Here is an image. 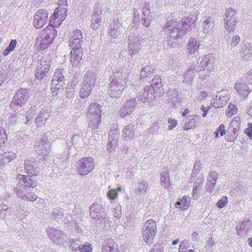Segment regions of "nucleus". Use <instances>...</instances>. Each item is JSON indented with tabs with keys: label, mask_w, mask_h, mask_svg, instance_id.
<instances>
[{
	"label": "nucleus",
	"mask_w": 252,
	"mask_h": 252,
	"mask_svg": "<svg viewBox=\"0 0 252 252\" xmlns=\"http://www.w3.org/2000/svg\"><path fill=\"white\" fill-rule=\"evenodd\" d=\"M60 8L56 9L54 15L50 20L49 25L42 30L39 35L36 38L35 46L38 50L43 51L52 43L53 39L57 35L55 28L61 25L65 19L66 9H62L61 13L59 15Z\"/></svg>",
	"instance_id": "nucleus-1"
},
{
	"label": "nucleus",
	"mask_w": 252,
	"mask_h": 252,
	"mask_svg": "<svg viewBox=\"0 0 252 252\" xmlns=\"http://www.w3.org/2000/svg\"><path fill=\"white\" fill-rule=\"evenodd\" d=\"M110 75L109 80H111L108 93L112 97H120L126 85H133L132 82L128 80V74L126 71L119 70L116 72L115 75Z\"/></svg>",
	"instance_id": "nucleus-2"
},
{
	"label": "nucleus",
	"mask_w": 252,
	"mask_h": 252,
	"mask_svg": "<svg viewBox=\"0 0 252 252\" xmlns=\"http://www.w3.org/2000/svg\"><path fill=\"white\" fill-rule=\"evenodd\" d=\"M16 186L14 188V191L16 194L22 199L34 201L36 199L37 196L28 190L30 188H33L36 186V182L32 180L29 176H25L18 174L16 178Z\"/></svg>",
	"instance_id": "nucleus-3"
},
{
	"label": "nucleus",
	"mask_w": 252,
	"mask_h": 252,
	"mask_svg": "<svg viewBox=\"0 0 252 252\" xmlns=\"http://www.w3.org/2000/svg\"><path fill=\"white\" fill-rule=\"evenodd\" d=\"M195 25L194 21L192 19L187 17L179 23L173 20L168 21L164 27V31L167 36L181 38L186 34L189 29L195 28Z\"/></svg>",
	"instance_id": "nucleus-4"
},
{
	"label": "nucleus",
	"mask_w": 252,
	"mask_h": 252,
	"mask_svg": "<svg viewBox=\"0 0 252 252\" xmlns=\"http://www.w3.org/2000/svg\"><path fill=\"white\" fill-rule=\"evenodd\" d=\"M101 115L100 105L95 103L91 104L86 113L87 119L89 121V127L92 129L97 128L100 122Z\"/></svg>",
	"instance_id": "nucleus-5"
},
{
	"label": "nucleus",
	"mask_w": 252,
	"mask_h": 252,
	"mask_svg": "<svg viewBox=\"0 0 252 252\" xmlns=\"http://www.w3.org/2000/svg\"><path fill=\"white\" fill-rule=\"evenodd\" d=\"M123 19L122 15L119 14L117 16L113 17L109 26L108 34L111 40L119 39L124 34Z\"/></svg>",
	"instance_id": "nucleus-6"
},
{
	"label": "nucleus",
	"mask_w": 252,
	"mask_h": 252,
	"mask_svg": "<svg viewBox=\"0 0 252 252\" xmlns=\"http://www.w3.org/2000/svg\"><path fill=\"white\" fill-rule=\"evenodd\" d=\"M51 66V61L48 56L42 58L37 63L34 70L35 78L39 81L47 77Z\"/></svg>",
	"instance_id": "nucleus-7"
},
{
	"label": "nucleus",
	"mask_w": 252,
	"mask_h": 252,
	"mask_svg": "<svg viewBox=\"0 0 252 252\" xmlns=\"http://www.w3.org/2000/svg\"><path fill=\"white\" fill-rule=\"evenodd\" d=\"M157 233L156 222L152 219L147 220L142 227V236L145 242L148 244H152Z\"/></svg>",
	"instance_id": "nucleus-8"
},
{
	"label": "nucleus",
	"mask_w": 252,
	"mask_h": 252,
	"mask_svg": "<svg viewBox=\"0 0 252 252\" xmlns=\"http://www.w3.org/2000/svg\"><path fill=\"white\" fill-rule=\"evenodd\" d=\"M147 38H142L139 37L137 33L131 32L128 35V40L129 41L128 50L130 56L132 57L133 55L138 54L140 50L139 45L142 44L143 42L147 41Z\"/></svg>",
	"instance_id": "nucleus-9"
},
{
	"label": "nucleus",
	"mask_w": 252,
	"mask_h": 252,
	"mask_svg": "<svg viewBox=\"0 0 252 252\" xmlns=\"http://www.w3.org/2000/svg\"><path fill=\"white\" fill-rule=\"evenodd\" d=\"M94 167V160L91 157H85L80 159L77 163L79 174L85 176L91 173Z\"/></svg>",
	"instance_id": "nucleus-10"
},
{
	"label": "nucleus",
	"mask_w": 252,
	"mask_h": 252,
	"mask_svg": "<svg viewBox=\"0 0 252 252\" xmlns=\"http://www.w3.org/2000/svg\"><path fill=\"white\" fill-rule=\"evenodd\" d=\"M236 17L234 9L229 8L226 9L224 17V28L228 32H233L236 29Z\"/></svg>",
	"instance_id": "nucleus-11"
},
{
	"label": "nucleus",
	"mask_w": 252,
	"mask_h": 252,
	"mask_svg": "<svg viewBox=\"0 0 252 252\" xmlns=\"http://www.w3.org/2000/svg\"><path fill=\"white\" fill-rule=\"evenodd\" d=\"M56 135L54 133L48 132L46 133L40 141L37 142L35 147L37 149H41L42 152H47L50 150L51 143L56 139Z\"/></svg>",
	"instance_id": "nucleus-12"
},
{
	"label": "nucleus",
	"mask_w": 252,
	"mask_h": 252,
	"mask_svg": "<svg viewBox=\"0 0 252 252\" xmlns=\"http://www.w3.org/2000/svg\"><path fill=\"white\" fill-rule=\"evenodd\" d=\"M101 7L99 5H95L94 7L91 17V28L94 30L97 31L101 27Z\"/></svg>",
	"instance_id": "nucleus-13"
},
{
	"label": "nucleus",
	"mask_w": 252,
	"mask_h": 252,
	"mask_svg": "<svg viewBox=\"0 0 252 252\" xmlns=\"http://www.w3.org/2000/svg\"><path fill=\"white\" fill-rule=\"evenodd\" d=\"M228 99V92L226 90H222L217 92L215 98H213L211 102L214 107L220 108L226 105Z\"/></svg>",
	"instance_id": "nucleus-14"
},
{
	"label": "nucleus",
	"mask_w": 252,
	"mask_h": 252,
	"mask_svg": "<svg viewBox=\"0 0 252 252\" xmlns=\"http://www.w3.org/2000/svg\"><path fill=\"white\" fill-rule=\"evenodd\" d=\"M46 232L49 238L59 245L63 244L64 238L65 237L63 232L56 228L48 227Z\"/></svg>",
	"instance_id": "nucleus-15"
},
{
	"label": "nucleus",
	"mask_w": 252,
	"mask_h": 252,
	"mask_svg": "<svg viewBox=\"0 0 252 252\" xmlns=\"http://www.w3.org/2000/svg\"><path fill=\"white\" fill-rule=\"evenodd\" d=\"M48 13L47 10L39 9L34 15L33 25L37 29L43 27L47 22Z\"/></svg>",
	"instance_id": "nucleus-16"
},
{
	"label": "nucleus",
	"mask_w": 252,
	"mask_h": 252,
	"mask_svg": "<svg viewBox=\"0 0 252 252\" xmlns=\"http://www.w3.org/2000/svg\"><path fill=\"white\" fill-rule=\"evenodd\" d=\"M29 97V91L26 89H21L18 90L14 95L12 102L19 107L22 108L27 102Z\"/></svg>",
	"instance_id": "nucleus-17"
},
{
	"label": "nucleus",
	"mask_w": 252,
	"mask_h": 252,
	"mask_svg": "<svg viewBox=\"0 0 252 252\" xmlns=\"http://www.w3.org/2000/svg\"><path fill=\"white\" fill-rule=\"evenodd\" d=\"M69 46L72 48H82V32L79 30H74L70 35Z\"/></svg>",
	"instance_id": "nucleus-18"
},
{
	"label": "nucleus",
	"mask_w": 252,
	"mask_h": 252,
	"mask_svg": "<svg viewBox=\"0 0 252 252\" xmlns=\"http://www.w3.org/2000/svg\"><path fill=\"white\" fill-rule=\"evenodd\" d=\"M90 215L94 219L98 220H105L106 219V215L104 210L101 206L97 203H94L90 207Z\"/></svg>",
	"instance_id": "nucleus-19"
},
{
	"label": "nucleus",
	"mask_w": 252,
	"mask_h": 252,
	"mask_svg": "<svg viewBox=\"0 0 252 252\" xmlns=\"http://www.w3.org/2000/svg\"><path fill=\"white\" fill-rule=\"evenodd\" d=\"M39 165V163L33 159H26L24 163L25 170L27 173L36 176L40 170Z\"/></svg>",
	"instance_id": "nucleus-20"
},
{
	"label": "nucleus",
	"mask_w": 252,
	"mask_h": 252,
	"mask_svg": "<svg viewBox=\"0 0 252 252\" xmlns=\"http://www.w3.org/2000/svg\"><path fill=\"white\" fill-rule=\"evenodd\" d=\"M137 104L135 98L131 99L124 104L122 106L120 114L122 118H125L128 115H130L134 110V106Z\"/></svg>",
	"instance_id": "nucleus-21"
},
{
	"label": "nucleus",
	"mask_w": 252,
	"mask_h": 252,
	"mask_svg": "<svg viewBox=\"0 0 252 252\" xmlns=\"http://www.w3.org/2000/svg\"><path fill=\"white\" fill-rule=\"evenodd\" d=\"M217 63L216 59L213 55L208 54L202 58L198 66V69H202L203 67L208 69L212 71L215 64Z\"/></svg>",
	"instance_id": "nucleus-22"
},
{
	"label": "nucleus",
	"mask_w": 252,
	"mask_h": 252,
	"mask_svg": "<svg viewBox=\"0 0 252 252\" xmlns=\"http://www.w3.org/2000/svg\"><path fill=\"white\" fill-rule=\"evenodd\" d=\"M252 48L251 44L248 42H243L240 46L239 55L241 59L244 61H249L252 55Z\"/></svg>",
	"instance_id": "nucleus-23"
},
{
	"label": "nucleus",
	"mask_w": 252,
	"mask_h": 252,
	"mask_svg": "<svg viewBox=\"0 0 252 252\" xmlns=\"http://www.w3.org/2000/svg\"><path fill=\"white\" fill-rule=\"evenodd\" d=\"M214 20L213 17H205L201 23L202 31L205 34L213 33L214 28Z\"/></svg>",
	"instance_id": "nucleus-24"
},
{
	"label": "nucleus",
	"mask_w": 252,
	"mask_h": 252,
	"mask_svg": "<svg viewBox=\"0 0 252 252\" xmlns=\"http://www.w3.org/2000/svg\"><path fill=\"white\" fill-rule=\"evenodd\" d=\"M50 116V112L47 109H42L35 119V123L36 126L39 128L45 126Z\"/></svg>",
	"instance_id": "nucleus-25"
},
{
	"label": "nucleus",
	"mask_w": 252,
	"mask_h": 252,
	"mask_svg": "<svg viewBox=\"0 0 252 252\" xmlns=\"http://www.w3.org/2000/svg\"><path fill=\"white\" fill-rule=\"evenodd\" d=\"M82 48H72L70 52V62L73 66H77L82 58Z\"/></svg>",
	"instance_id": "nucleus-26"
},
{
	"label": "nucleus",
	"mask_w": 252,
	"mask_h": 252,
	"mask_svg": "<svg viewBox=\"0 0 252 252\" xmlns=\"http://www.w3.org/2000/svg\"><path fill=\"white\" fill-rule=\"evenodd\" d=\"M153 17L151 15L150 9L147 6H145L143 8L141 22L143 26L148 28L150 26Z\"/></svg>",
	"instance_id": "nucleus-27"
},
{
	"label": "nucleus",
	"mask_w": 252,
	"mask_h": 252,
	"mask_svg": "<svg viewBox=\"0 0 252 252\" xmlns=\"http://www.w3.org/2000/svg\"><path fill=\"white\" fill-rule=\"evenodd\" d=\"M234 88L240 96H247L250 93V89L247 84L241 80L236 83Z\"/></svg>",
	"instance_id": "nucleus-28"
},
{
	"label": "nucleus",
	"mask_w": 252,
	"mask_h": 252,
	"mask_svg": "<svg viewBox=\"0 0 252 252\" xmlns=\"http://www.w3.org/2000/svg\"><path fill=\"white\" fill-rule=\"evenodd\" d=\"M156 97V95L154 93V89L153 86H147L144 89V92L141 97L140 100L142 102H145V101H152L153 99Z\"/></svg>",
	"instance_id": "nucleus-29"
},
{
	"label": "nucleus",
	"mask_w": 252,
	"mask_h": 252,
	"mask_svg": "<svg viewBox=\"0 0 252 252\" xmlns=\"http://www.w3.org/2000/svg\"><path fill=\"white\" fill-rule=\"evenodd\" d=\"M102 252H119L117 245L112 239H108L102 245Z\"/></svg>",
	"instance_id": "nucleus-30"
},
{
	"label": "nucleus",
	"mask_w": 252,
	"mask_h": 252,
	"mask_svg": "<svg viewBox=\"0 0 252 252\" xmlns=\"http://www.w3.org/2000/svg\"><path fill=\"white\" fill-rule=\"evenodd\" d=\"M97 78V74L93 70L87 71L84 75L83 82L85 84H89L91 86H94Z\"/></svg>",
	"instance_id": "nucleus-31"
},
{
	"label": "nucleus",
	"mask_w": 252,
	"mask_h": 252,
	"mask_svg": "<svg viewBox=\"0 0 252 252\" xmlns=\"http://www.w3.org/2000/svg\"><path fill=\"white\" fill-rule=\"evenodd\" d=\"M252 229V221L249 220H245L242 222L239 227H237V232L240 236H243Z\"/></svg>",
	"instance_id": "nucleus-32"
},
{
	"label": "nucleus",
	"mask_w": 252,
	"mask_h": 252,
	"mask_svg": "<svg viewBox=\"0 0 252 252\" xmlns=\"http://www.w3.org/2000/svg\"><path fill=\"white\" fill-rule=\"evenodd\" d=\"M199 47L198 40L196 38L189 39L187 44V51L189 55H194Z\"/></svg>",
	"instance_id": "nucleus-33"
},
{
	"label": "nucleus",
	"mask_w": 252,
	"mask_h": 252,
	"mask_svg": "<svg viewBox=\"0 0 252 252\" xmlns=\"http://www.w3.org/2000/svg\"><path fill=\"white\" fill-rule=\"evenodd\" d=\"M217 177L218 173L216 172L211 171L210 173L206 185V189L207 191L211 192L213 190Z\"/></svg>",
	"instance_id": "nucleus-34"
},
{
	"label": "nucleus",
	"mask_w": 252,
	"mask_h": 252,
	"mask_svg": "<svg viewBox=\"0 0 252 252\" xmlns=\"http://www.w3.org/2000/svg\"><path fill=\"white\" fill-rule=\"evenodd\" d=\"M16 154L12 151L5 152L0 155V167L10 162L16 158Z\"/></svg>",
	"instance_id": "nucleus-35"
},
{
	"label": "nucleus",
	"mask_w": 252,
	"mask_h": 252,
	"mask_svg": "<svg viewBox=\"0 0 252 252\" xmlns=\"http://www.w3.org/2000/svg\"><path fill=\"white\" fill-rule=\"evenodd\" d=\"M190 198L189 196L184 195L179 199L175 204L176 208L181 210H186L189 206Z\"/></svg>",
	"instance_id": "nucleus-36"
},
{
	"label": "nucleus",
	"mask_w": 252,
	"mask_h": 252,
	"mask_svg": "<svg viewBox=\"0 0 252 252\" xmlns=\"http://www.w3.org/2000/svg\"><path fill=\"white\" fill-rule=\"evenodd\" d=\"M148 187V184L146 181L138 183L136 188L135 189L134 191L137 196L143 197L145 195L146 192Z\"/></svg>",
	"instance_id": "nucleus-37"
},
{
	"label": "nucleus",
	"mask_w": 252,
	"mask_h": 252,
	"mask_svg": "<svg viewBox=\"0 0 252 252\" xmlns=\"http://www.w3.org/2000/svg\"><path fill=\"white\" fill-rule=\"evenodd\" d=\"M203 182V178H197L194 183L193 191H192V197L194 199L198 198L200 194V191L202 189L201 185Z\"/></svg>",
	"instance_id": "nucleus-38"
},
{
	"label": "nucleus",
	"mask_w": 252,
	"mask_h": 252,
	"mask_svg": "<svg viewBox=\"0 0 252 252\" xmlns=\"http://www.w3.org/2000/svg\"><path fill=\"white\" fill-rule=\"evenodd\" d=\"M65 72L63 68H59L55 70L54 74L53 76L52 81L56 82H60L64 84V74Z\"/></svg>",
	"instance_id": "nucleus-39"
},
{
	"label": "nucleus",
	"mask_w": 252,
	"mask_h": 252,
	"mask_svg": "<svg viewBox=\"0 0 252 252\" xmlns=\"http://www.w3.org/2000/svg\"><path fill=\"white\" fill-rule=\"evenodd\" d=\"M94 86H91L89 84H85L82 82L80 91V96L81 98H85L88 97L91 94Z\"/></svg>",
	"instance_id": "nucleus-40"
},
{
	"label": "nucleus",
	"mask_w": 252,
	"mask_h": 252,
	"mask_svg": "<svg viewBox=\"0 0 252 252\" xmlns=\"http://www.w3.org/2000/svg\"><path fill=\"white\" fill-rule=\"evenodd\" d=\"M11 210L6 204H0V219H8L11 215Z\"/></svg>",
	"instance_id": "nucleus-41"
},
{
	"label": "nucleus",
	"mask_w": 252,
	"mask_h": 252,
	"mask_svg": "<svg viewBox=\"0 0 252 252\" xmlns=\"http://www.w3.org/2000/svg\"><path fill=\"white\" fill-rule=\"evenodd\" d=\"M160 183L165 189H168L171 185L169 173L167 169H164L161 173Z\"/></svg>",
	"instance_id": "nucleus-42"
},
{
	"label": "nucleus",
	"mask_w": 252,
	"mask_h": 252,
	"mask_svg": "<svg viewBox=\"0 0 252 252\" xmlns=\"http://www.w3.org/2000/svg\"><path fill=\"white\" fill-rule=\"evenodd\" d=\"M63 84L62 83H55L54 81H52L51 87V91L53 96H57L62 93L63 90Z\"/></svg>",
	"instance_id": "nucleus-43"
},
{
	"label": "nucleus",
	"mask_w": 252,
	"mask_h": 252,
	"mask_svg": "<svg viewBox=\"0 0 252 252\" xmlns=\"http://www.w3.org/2000/svg\"><path fill=\"white\" fill-rule=\"evenodd\" d=\"M195 66L189 68L183 74V82L185 83H190L193 79L194 73Z\"/></svg>",
	"instance_id": "nucleus-44"
},
{
	"label": "nucleus",
	"mask_w": 252,
	"mask_h": 252,
	"mask_svg": "<svg viewBox=\"0 0 252 252\" xmlns=\"http://www.w3.org/2000/svg\"><path fill=\"white\" fill-rule=\"evenodd\" d=\"M123 132L126 139L127 140L131 139L135 134L134 126L131 125L126 126Z\"/></svg>",
	"instance_id": "nucleus-45"
},
{
	"label": "nucleus",
	"mask_w": 252,
	"mask_h": 252,
	"mask_svg": "<svg viewBox=\"0 0 252 252\" xmlns=\"http://www.w3.org/2000/svg\"><path fill=\"white\" fill-rule=\"evenodd\" d=\"M167 95L168 96L167 100L172 103L176 102L179 97V93L175 89H169L167 92Z\"/></svg>",
	"instance_id": "nucleus-46"
},
{
	"label": "nucleus",
	"mask_w": 252,
	"mask_h": 252,
	"mask_svg": "<svg viewBox=\"0 0 252 252\" xmlns=\"http://www.w3.org/2000/svg\"><path fill=\"white\" fill-rule=\"evenodd\" d=\"M155 72V68L151 66H146L142 69L140 75L141 76L140 81H142V78L147 77L149 75L153 74Z\"/></svg>",
	"instance_id": "nucleus-47"
},
{
	"label": "nucleus",
	"mask_w": 252,
	"mask_h": 252,
	"mask_svg": "<svg viewBox=\"0 0 252 252\" xmlns=\"http://www.w3.org/2000/svg\"><path fill=\"white\" fill-rule=\"evenodd\" d=\"M196 120L195 116H190L189 118H186L184 127L187 129H189L195 127Z\"/></svg>",
	"instance_id": "nucleus-48"
},
{
	"label": "nucleus",
	"mask_w": 252,
	"mask_h": 252,
	"mask_svg": "<svg viewBox=\"0 0 252 252\" xmlns=\"http://www.w3.org/2000/svg\"><path fill=\"white\" fill-rule=\"evenodd\" d=\"M37 107L36 105L32 106L30 109L27 112L26 114V122L28 124L31 121L35 114L37 113Z\"/></svg>",
	"instance_id": "nucleus-49"
},
{
	"label": "nucleus",
	"mask_w": 252,
	"mask_h": 252,
	"mask_svg": "<svg viewBox=\"0 0 252 252\" xmlns=\"http://www.w3.org/2000/svg\"><path fill=\"white\" fill-rule=\"evenodd\" d=\"M197 70L198 71L199 78L202 81L207 79L211 73V71L209 69L204 67L202 69L198 68Z\"/></svg>",
	"instance_id": "nucleus-50"
},
{
	"label": "nucleus",
	"mask_w": 252,
	"mask_h": 252,
	"mask_svg": "<svg viewBox=\"0 0 252 252\" xmlns=\"http://www.w3.org/2000/svg\"><path fill=\"white\" fill-rule=\"evenodd\" d=\"M17 42L16 39H12L8 47L5 49L3 53V55L4 56L8 55L10 53L13 51L16 47Z\"/></svg>",
	"instance_id": "nucleus-51"
},
{
	"label": "nucleus",
	"mask_w": 252,
	"mask_h": 252,
	"mask_svg": "<svg viewBox=\"0 0 252 252\" xmlns=\"http://www.w3.org/2000/svg\"><path fill=\"white\" fill-rule=\"evenodd\" d=\"M63 216V213L61 209L59 208H54L53 210L51 218L52 219L57 221L59 219L62 218Z\"/></svg>",
	"instance_id": "nucleus-52"
},
{
	"label": "nucleus",
	"mask_w": 252,
	"mask_h": 252,
	"mask_svg": "<svg viewBox=\"0 0 252 252\" xmlns=\"http://www.w3.org/2000/svg\"><path fill=\"white\" fill-rule=\"evenodd\" d=\"M69 247L71 249L72 251L75 252L77 250L79 251V249L81 247V243L80 242V241L78 239H72L70 241Z\"/></svg>",
	"instance_id": "nucleus-53"
},
{
	"label": "nucleus",
	"mask_w": 252,
	"mask_h": 252,
	"mask_svg": "<svg viewBox=\"0 0 252 252\" xmlns=\"http://www.w3.org/2000/svg\"><path fill=\"white\" fill-rule=\"evenodd\" d=\"M237 112V106L233 104L229 103L228 108L225 113V115L227 117H230L236 114Z\"/></svg>",
	"instance_id": "nucleus-54"
},
{
	"label": "nucleus",
	"mask_w": 252,
	"mask_h": 252,
	"mask_svg": "<svg viewBox=\"0 0 252 252\" xmlns=\"http://www.w3.org/2000/svg\"><path fill=\"white\" fill-rule=\"evenodd\" d=\"M118 141H116V140H110L108 139L107 145V151L110 153L113 152L118 146Z\"/></svg>",
	"instance_id": "nucleus-55"
},
{
	"label": "nucleus",
	"mask_w": 252,
	"mask_h": 252,
	"mask_svg": "<svg viewBox=\"0 0 252 252\" xmlns=\"http://www.w3.org/2000/svg\"><path fill=\"white\" fill-rule=\"evenodd\" d=\"M153 88L154 89V93L156 95V97H159L165 93L162 85L157 87H153Z\"/></svg>",
	"instance_id": "nucleus-56"
},
{
	"label": "nucleus",
	"mask_w": 252,
	"mask_h": 252,
	"mask_svg": "<svg viewBox=\"0 0 252 252\" xmlns=\"http://www.w3.org/2000/svg\"><path fill=\"white\" fill-rule=\"evenodd\" d=\"M189 247V242L188 240H184L181 241L179 245V252H186Z\"/></svg>",
	"instance_id": "nucleus-57"
},
{
	"label": "nucleus",
	"mask_w": 252,
	"mask_h": 252,
	"mask_svg": "<svg viewBox=\"0 0 252 252\" xmlns=\"http://www.w3.org/2000/svg\"><path fill=\"white\" fill-rule=\"evenodd\" d=\"M179 38L174 36H167L169 46L172 48L175 47L178 44V39Z\"/></svg>",
	"instance_id": "nucleus-58"
},
{
	"label": "nucleus",
	"mask_w": 252,
	"mask_h": 252,
	"mask_svg": "<svg viewBox=\"0 0 252 252\" xmlns=\"http://www.w3.org/2000/svg\"><path fill=\"white\" fill-rule=\"evenodd\" d=\"M119 132L117 129L111 130L109 132L108 139L110 140L118 141Z\"/></svg>",
	"instance_id": "nucleus-59"
},
{
	"label": "nucleus",
	"mask_w": 252,
	"mask_h": 252,
	"mask_svg": "<svg viewBox=\"0 0 252 252\" xmlns=\"http://www.w3.org/2000/svg\"><path fill=\"white\" fill-rule=\"evenodd\" d=\"M228 201V198L226 196L222 197L216 203V206L221 209L224 207L227 204Z\"/></svg>",
	"instance_id": "nucleus-60"
},
{
	"label": "nucleus",
	"mask_w": 252,
	"mask_h": 252,
	"mask_svg": "<svg viewBox=\"0 0 252 252\" xmlns=\"http://www.w3.org/2000/svg\"><path fill=\"white\" fill-rule=\"evenodd\" d=\"M214 242L212 238H209L207 242V244L205 247V250L208 252H212L213 251V246Z\"/></svg>",
	"instance_id": "nucleus-61"
},
{
	"label": "nucleus",
	"mask_w": 252,
	"mask_h": 252,
	"mask_svg": "<svg viewBox=\"0 0 252 252\" xmlns=\"http://www.w3.org/2000/svg\"><path fill=\"white\" fill-rule=\"evenodd\" d=\"M7 140V135H6L4 129L0 128V145L4 144Z\"/></svg>",
	"instance_id": "nucleus-62"
},
{
	"label": "nucleus",
	"mask_w": 252,
	"mask_h": 252,
	"mask_svg": "<svg viewBox=\"0 0 252 252\" xmlns=\"http://www.w3.org/2000/svg\"><path fill=\"white\" fill-rule=\"evenodd\" d=\"M162 85L161 78L158 75H155L154 79L152 80V84L151 86L157 87Z\"/></svg>",
	"instance_id": "nucleus-63"
},
{
	"label": "nucleus",
	"mask_w": 252,
	"mask_h": 252,
	"mask_svg": "<svg viewBox=\"0 0 252 252\" xmlns=\"http://www.w3.org/2000/svg\"><path fill=\"white\" fill-rule=\"evenodd\" d=\"M80 252H92V245L90 244H85L79 249Z\"/></svg>",
	"instance_id": "nucleus-64"
}]
</instances>
